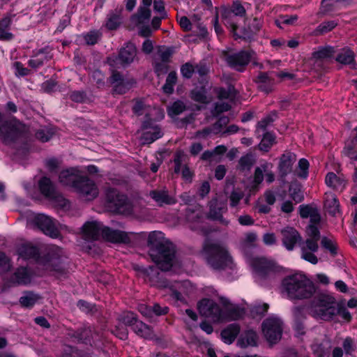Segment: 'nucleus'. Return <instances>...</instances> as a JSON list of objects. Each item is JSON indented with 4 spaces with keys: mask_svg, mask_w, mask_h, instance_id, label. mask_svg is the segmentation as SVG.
Listing matches in <instances>:
<instances>
[{
    "mask_svg": "<svg viewBox=\"0 0 357 357\" xmlns=\"http://www.w3.org/2000/svg\"><path fill=\"white\" fill-rule=\"evenodd\" d=\"M147 243L149 247V255L158 268L153 266L145 268L144 273L146 279L153 286L172 289L173 286L167 280L162 278L158 269L162 271L171 269L176 261L175 246L165 237L161 231L150 233Z\"/></svg>",
    "mask_w": 357,
    "mask_h": 357,
    "instance_id": "1",
    "label": "nucleus"
},
{
    "mask_svg": "<svg viewBox=\"0 0 357 357\" xmlns=\"http://www.w3.org/2000/svg\"><path fill=\"white\" fill-rule=\"evenodd\" d=\"M280 291L282 296L289 300L310 298L316 289L313 282L301 273L285 276L281 281Z\"/></svg>",
    "mask_w": 357,
    "mask_h": 357,
    "instance_id": "2",
    "label": "nucleus"
},
{
    "mask_svg": "<svg viewBox=\"0 0 357 357\" xmlns=\"http://www.w3.org/2000/svg\"><path fill=\"white\" fill-rule=\"evenodd\" d=\"M202 254L207 264L215 270L231 268L233 264L227 246L220 242L206 241L203 245Z\"/></svg>",
    "mask_w": 357,
    "mask_h": 357,
    "instance_id": "3",
    "label": "nucleus"
},
{
    "mask_svg": "<svg viewBox=\"0 0 357 357\" xmlns=\"http://www.w3.org/2000/svg\"><path fill=\"white\" fill-rule=\"evenodd\" d=\"M310 314L324 321L331 320L337 314V302L329 294H321L316 296L309 306Z\"/></svg>",
    "mask_w": 357,
    "mask_h": 357,
    "instance_id": "4",
    "label": "nucleus"
},
{
    "mask_svg": "<svg viewBox=\"0 0 357 357\" xmlns=\"http://www.w3.org/2000/svg\"><path fill=\"white\" fill-rule=\"evenodd\" d=\"M24 126L16 119L4 121L0 114V139L6 144L14 142L24 132Z\"/></svg>",
    "mask_w": 357,
    "mask_h": 357,
    "instance_id": "5",
    "label": "nucleus"
},
{
    "mask_svg": "<svg viewBox=\"0 0 357 357\" xmlns=\"http://www.w3.org/2000/svg\"><path fill=\"white\" fill-rule=\"evenodd\" d=\"M137 56V49L131 43H127L122 47L118 55H113L107 58L108 64L112 67L118 65L126 67L134 62Z\"/></svg>",
    "mask_w": 357,
    "mask_h": 357,
    "instance_id": "6",
    "label": "nucleus"
},
{
    "mask_svg": "<svg viewBox=\"0 0 357 357\" xmlns=\"http://www.w3.org/2000/svg\"><path fill=\"white\" fill-rule=\"evenodd\" d=\"M262 333L267 341L275 343L280 340L282 334V322L275 317L266 319L261 326Z\"/></svg>",
    "mask_w": 357,
    "mask_h": 357,
    "instance_id": "7",
    "label": "nucleus"
},
{
    "mask_svg": "<svg viewBox=\"0 0 357 357\" xmlns=\"http://www.w3.org/2000/svg\"><path fill=\"white\" fill-rule=\"evenodd\" d=\"M106 199L109 204V207L113 208L119 213L127 214L132 211L131 205L127 197L119 194L115 189L107 190Z\"/></svg>",
    "mask_w": 357,
    "mask_h": 357,
    "instance_id": "8",
    "label": "nucleus"
},
{
    "mask_svg": "<svg viewBox=\"0 0 357 357\" xmlns=\"http://www.w3.org/2000/svg\"><path fill=\"white\" fill-rule=\"evenodd\" d=\"M199 313L213 322L225 319V315L220 305L210 299H202L198 303Z\"/></svg>",
    "mask_w": 357,
    "mask_h": 357,
    "instance_id": "9",
    "label": "nucleus"
},
{
    "mask_svg": "<svg viewBox=\"0 0 357 357\" xmlns=\"http://www.w3.org/2000/svg\"><path fill=\"white\" fill-rule=\"evenodd\" d=\"M255 55L253 50H241L227 55L226 61L233 69L243 72L250 62L255 59Z\"/></svg>",
    "mask_w": 357,
    "mask_h": 357,
    "instance_id": "10",
    "label": "nucleus"
},
{
    "mask_svg": "<svg viewBox=\"0 0 357 357\" xmlns=\"http://www.w3.org/2000/svg\"><path fill=\"white\" fill-rule=\"evenodd\" d=\"M74 190L80 198L91 201L98 195V189L95 183L86 177H82L75 184Z\"/></svg>",
    "mask_w": 357,
    "mask_h": 357,
    "instance_id": "11",
    "label": "nucleus"
},
{
    "mask_svg": "<svg viewBox=\"0 0 357 357\" xmlns=\"http://www.w3.org/2000/svg\"><path fill=\"white\" fill-rule=\"evenodd\" d=\"M109 82L113 86V90L119 94H123L133 87L136 81L133 78L125 79L123 75L116 70H112Z\"/></svg>",
    "mask_w": 357,
    "mask_h": 357,
    "instance_id": "12",
    "label": "nucleus"
},
{
    "mask_svg": "<svg viewBox=\"0 0 357 357\" xmlns=\"http://www.w3.org/2000/svg\"><path fill=\"white\" fill-rule=\"evenodd\" d=\"M252 265L256 275L260 279L270 278L277 272L275 264L265 258L253 259Z\"/></svg>",
    "mask_w": 357,
    "mask_h": 357,
    "instance_id": "13",
    "label": "nucleus"
},
{
    "mask_svg": "<svg viewBox=\"0 0 357 357\" xmlns=\"http://www.w3.org/2000/svg\"><path fill=\"white\" fill-rule=\"evenodd\" d=\"M318 242L308 238L301 241L299 246L301 248V257L303 259L312 264H317L318 263V258L315 255V252L319 250Z\"/></svg>",
    "mask_w": 357,
    "mask_h": 357,
    "instance_id": "14",
    "label": "nucleus"
},
{
    "mask_svg": "<svg viewBox=\"0 0 357 357\" xmlns=\"http://www.w3.org/2000/svg\"><path fill=\"white\" fill-rule=\"evenodd\" d=\"M142 129L144 130L142 136L144 144H151L160 138L163 135L160 128L151 119L144 121Z\"/></svg>",
    "mask_w": 357,
    "mask_h": 357,
    "instance_id": "15",
    "label": "nucleus"
},
{
    "mask_svg": "<svg viewBox=\"0 0 357 357\" xmlns=\"http://www.w3.org/2000/svg\"><path fill=\"white\" fill-rule=\"evenodd\" d=\"M204 219L202 207L197 204L188 207L185 211V220L192 229H199Z\"/></svg>",
    "mask_w": 357,
    "mask_h": 357,
    "instance_id": "16",
    "label": "nucleus"
},
{
    "mask_svg": "<svg viewBox=\"0 0 357 357\" xmlns=\"http://www.w3.org/2000/svg\"><path fill=\"white\" fill-rule=\"evenodd\" d=\"M245 9L238 1L234 2L231 9H223L222 11V17L225 20L226 25H229L232 29V32H235L237 26L233 20V15L236 16H243L245 14Z\"/></svg>",
    "mask_w": 357,
    "mask_h": 357,
    "instance_id": "17",
    "label": "nucleus"
},
{
    "mask_svg": "<svg viewBox=\"0 0 357 357\" xmlns=\"http://www.w3.org/2000/svg\"><path fill=\"white\" fill-rule=\"evenodd\" d=\"M262 26V21L257 17L250 20L248 22L247 27L242 29L241 35H237L235 32L234 36L235 39L241 38L245 41H250L253 39L254 36L259 31Z\"/></svg>",
    "mask_w": 357,
    "mask_h": 357,
    "instance_id": "18",
    "label": "nucleus"
},
{
    "mask_svg": "<svg viewBox=\"0 0 357 357\" xmlns=\"http://www.w3.org/2000/svg\"><path fill=\"white\" fill-rule=\"evenodd\" d=\"M102 237L105 241L114 243H130L131 240L129 234L123 231L112 229L105 227L102 231Z\"/></svg>",
    "mask_w": 357,
    "mask_h": 357,
    "instance_id": "19",
    "label": "nucleus"
},
{
    "mask_svg": "<svg viewBox=\"0 0 357 357\" xmlns=\"http://www.w3.org/2000/svg\"><path fill=\"white\" fill-rule=\"evenodd\" d=\"M35 221L38 227L46 235L54 238L59 236V231L56 227L52 219L50 217L40 214L36 216Z\"/></svg>",
    "mask_w": 357,
    "mask_h": 357,
    "instance_id": "20",
    "label": "nucleus"
},
{
    "mask_svg": "<svg viewBox=\"0 0 357 357\" xmlns=\"http://www.w3.org/2000/svg\"><path fill=\"white\" fill-rule=\"evenodd\" d=\"M282 241L287 250H292L297 243H301L302 237L294 227H287L281 231Z\"/></svg>",
    "mask_w": 357,
    "mask_h": 357,
    "instance_id": "21",
    "label": "nucleus"
},
{
    "mask_svg": "<svg viewBox=\"0 0 357 357\" xmlns=\"http://www.w3.org/2000/svg\"><path fill=\"white\" fill-rule=\"evenodd\" d=\"M52 51V48L48 46L37 50L28 61L29 66L32 68H38L42 66L53 58Z\"/></svg>",
    "mask_w": 357,
    "mask_h": 357,
    "instance_id": "22",
    "label": "nucleus"
},
{
    "mask_svg": "<svg viewBox=\"0 0 357 357\" xmlns=\"http://www.w3.org/2000/svg\"><path fill=\"white\" fill-rule=\"evenodd\" d=\"M296 160V156L291 152H285L280 159L278 171L280 177L284 180L285 177L292 172L294 162Z\"/></svg>",
    "mask_w": 357,
    "mask_h": 357,
    "instance_id": "23",
    "label": "nucleus"
},
{
    "mask_svg": "<svg viewBox=\"0 0 357 357\" xmlns=\"http://www.w3.org/2000/svg\"><path fill=\"white\" fill-rule=\"evenodd\" d=\"M105 226L98 221L86 222L82 227L84 236L87 240H97L102 236V231Z\"/></svg>",
    "mask_w": 357,
    "mask_h": 357,
    "instance_id": "24",
    "label": "nucleus"
},
{
    "mask_svg": "<svg viewBox=\"0 0 357 357\" xmlns=\"http://www.w3.org/2000/svg\"><path fill=\"white\" fill-rule=\"evenodd\" d=\"M356 54L349 47H344L340 49H335V60L342 65L351 66L356 63Z\"/></svg>",
    "mask_w": 357,
    "mask_h": 357,
    "instance_id": "25",
    "label": "nucleus"
},
{
    "mask_svg": "<svg viewBox=\"0 0 357 357\" xmlns=\"http://www.w3.org/2000/svg\"><path fill=\"white\" fill-rule=\"evenodd\" d=\"M149 195L159 206L172 205L176 202L175 197L170 196L166 189L151 190Z\"/></svg>",
    "mask_w": 357,
    "mask_h": 357,
    "instance_id": "26",
    "label": "nucleus"
},
{
    "mask_svg": "<svg viewBox=\"0 0 357 357\" xmlns=\"http://www.w3.org/2000/svg\"><path fill=\"white\" fill-rule=\"evenodd\" d=\"M132 112L137 116H142L145 114L147 119H151L150 116H153V114L160 113L161 118L164 117V114L159 109L155 108H151L149 105H146L143 100L137 99L135 101V104L132 107Z\"/></svg>",
    "mask_w": 357,
    "mask_h": 357,
    "instance_id": "27",
    "label": "nucleus"
},
{
    "mask_svg": "<svg viewBox=\"0 0 357 357\" xmlns=\"http://www.w3.org/2000/svg\"><path fill=\"white\" fill-rule=\"evenodd\" d=\"M254 82L257 84L258 89L266 93L273 90L275 81L267 73L260 72L254 79Z\"/></svg>",
    "mask_w": 357,
    "mask_h": 357,
    "instance_id": "28",
    "label": "nucleus"
},
{
    "mask_svg": "<svg viewBox=\"0 0 357 357\" xmlns=\"http://www.w3.org/2000/svg\"><path fill=\"white\" fill-rule=\"evenodd\" d=\"M79 170L76 168H70L62 171L59 174V181L65 185L72 186L75 188V184L82 176L79 175Z\"/></svg>",
    "mask_w": 357,
    "mask_h": 357,
    "instance_id": "29",
    "label": "nucleus"
},
{
    "mask_svg": "<svg viewBox=\"0 0 357 357\" xmlns=\"http://www.w3.org/2000/svg\"><path fill=\"white\" fill-rule=\"evenodd\" d=\"M258 336L253 330H248L243 333L237 341V344L241 348L255 347L257 344Z\"/></svg>",
    "mask_w": 357,
    "mask_h": 357,
    "instance_id": "30",
    "label": "nucleus"
},
{
    "mask_svg": "<svg viewBox=\"0 0 357 357\" xmlns=\"http://www.w3.org/2000/svg\"><path fill=\"white\" fill-rule=\"evenodd\" d=\"M324 207L331 215L335 216L340 213V203L337 197L331 192L325 193Z\"/></svg>",
    "mask_w": 357,
    "mask_h": 357,
    "instance_id": "31",
    "label": "nucleus"
},
{
    "mask_svg": "<svg viewBox=\"0 0 357 357\" xmlns=\"http://www.w3.org/2000/svg\"><path fill=\"white\" fill-rule=\"evenodd\" d=\"M17 252L20 257L24 259H34L39 255L38 248L30 243L22 244Z\"/></svg>",
    "mask_w": 357,
    "mask_h": 357,
    "instance_id": "32",
    "label": "nucleus"
},
{
    "mask_svg": "<svg viewBox=\"0 0 357 357\" xmlns=\"http://www.w3.org/2000/svg\"><path fill=\"white\" fill-rule=\"evenodd\" d=\"M12 20L9 16H5L0 20V40H10L13 35L10 32Z\"/></svg>",
    "mask_w": 357,
    "mask_h": 357,
    "instance_id": "33",
    "label": "nucleus"
},
{
    "mask_svg": "<svg viewBox=\"0 0 357 357\" xmlns=\"http://www.w3.org/2000/svg\"><path fill=\"white\" fill-rule=\"evenodd\" d=\"M132 329L137 335L144 338L152 339L155 336L152 328L139 320Z\"/></svg>",
    "mask_w": 357,
    "mask_h": 357,
    "instance_id": "34",
    "label": "nucleus"
},
{
    "mask_svg": "<svg viewBox=\"0 0 357 357\" xmlns=\"http://www.w3.org/2000/svg\"><path fill=\"white\" fill-rule=\"evenodd\" d=\"M240 332L239 327L236 324H231L221 332L222 340L227 344H231Z\"/></svg>",
    "mask_w": 357,
    "mask_h": 357,
    "instance_id": "35",
    "label": "nucleus"
},
{
    "mask_svg": "<svg viewBox=\"0 0 357 357\" xmlns=\"http://www.w3.org/2000/svg\"><path fill=\"white\" fill-rule=\"evenodd\" d=\"M325 181L328 187L336 190H342L344 188L346 183L344 179L337 176V175L333 172H329L327 174Z\"/></svg>",
    "mask_w": 357,
    "mask_h": 357,
    "instance_id": "36",
    "label": "nucleus"
},
{
    "mask_svg": "<svg viewBox=\"0 0 357 357\" xmlns=\"http://www.w3.org/2000/svg\"><path fill=\"white\" fill-rule=\"evenodd\" d=\"M151 17V10L147 7H140L137 13L132 17V21L137 25L148 22Z\"/></svg>",
    "mask_w": 357,
    "mask_h": 357,
    "instance_id": "37",
    "label": "nucleus"
},
{
    "mask_svg": "<svg viewBox=\"0 0 357 357\" xmlns=\"http://www.w3.org/2000/svg\"><path fill=\"white\" fill-rule=\"evenodd\" d=\"M225 211L226 208L222 206L220 204L215 202L214 203H211L208 216L212 220L224 222L222 213Z\"/></svg>",
    "mask_w": 357,
    "mask_h": 357,
    "instance_id": "38",
    "label": "nucleus"
},
{
    "mask_svg": "<svg viewBox=\"0 0 357 357\" xmlns=\"http://www.w3.org/2000/svg\"><path fill=\"white\" fill-rule=\"evenodd\" d=\"M38 185L40 192L47 198L56 190L50 179L45 176L39 181Z\"/></svg>",
    "mask_w": 357,
    "mask_h": 357,
    "instance_id": "39",
    "label": "nucleus"
},
{
    "mask_svg": "<svg viewBox=\"0 0 357 357\" xmlns=\"http://www.w3.org/2000/svg\"><path fill=\"white\" fill-rule=\"evenodd\" d=\"M335 48L331 46L319 47L312 53V57L315 59H326L334 58Z\"/></svg>",
    "mask_w": 357,
    "mask_h": 357,
    "instance_id": "40",
    "label": "nucleus"
},
{
    "mask_svg": "<svg viewBox=\"0 0 357 357\" xmlns=\"http://www.w3.org/2000/svg\"><path fill=\"white\" fill-rule=\"evenodd\" d=\"M321 245L332 257H335L337 255L339 248L335 240L323 236L321 239Z\"/></svg>",
    "mask_w": 357,
    "mask_h": 357,
    "instance_id": "41",
    "label": "nucleus"
},
{
    "mask_svg": "<svg viewBox=\"0 0 357 357\" xmlns=\"http://www.w3.org/2000/svg\"><path fill=\"white\" fill-rule=\"evenodd\" d=\"M14 280L18 284H26L30 282L31 277L26 268H18L14 274Z\"/></svg>",
    "mask_w": 357,
    "mask_h": 357,
    "instance_id": "42",
    "label": "nucleus"
},
{
    "mask_svg": "<svg viewBox=\"0 0 357 357\" xmlns=\"http://www.w3.org/2000/svg\"><path fill=\"white\" fill-rule=\"evenodd\" d=\"M177 82V74L175 71L170 72L165 81V84L162 86L164 93L171 94L174 91V86Z\"/></svg>",
    "mask_w": 357,
    "mask_h": 357,
    "instance_id": "43",
    "label": "nucleus"
},
{
    "mask_svg": "<svg viewBox=\"0 0 357 357\" xmlns=\"http://www.w3.org/2000/svg\"><path fill=\"white\" fill-rule=\"evenodd\" d=\"M39 299L40 296L38 294L33 292H26L20 298V303L23 307H31Z\"/></svg>",
    "mask_w": 357,
    "mask_h": 357,
    "instance_id": "44",
    "label": "nucleus"
},
{
    "mask_svg": "<svg viewBox=\"0 0 357 357\" xmlns=\"http://www.w3.org/2000/svg\"><path fill=\"white\" fill-rule=\"evenodd\" d=\"M48 199L54 204L55 206L61 208H67L70 206L68 201L56 190H55L52 193V195L50 196Z\"/></svg>",
    "mask_w": 357,
    "mask_h": 357,
    "instance_id": "45",
    "label": "nucleus"
},
{
    "mask_svg": "<svg viewBox=\"0 0 357 357\" xmlns=\"http://www.w3.org/2000/svg\"><path fill=\"white\" fill-rule=\"evenodd\" d=\"M275 137L271 132H266L259 144V148L263 151L267 152L275 143Z\"/></svg>",
    "mask_w": 357,
    "mask_h": 357,
    "instance_id": "46",
    "label": "nucleus"
},
{
    "mask_svg": "<svg viewBox=\"0 0 357 357\" xmlns=\"http://www.w3.org/2000/svg\"><path fill=\"white\" fill-rule=\"evenodd\" d=\"M121 22L120 14L111 13L108 15L105 26L109 30H115L119 26Z\"/></svg>",
    "mask_w": 357,
    "mask_h": 357,
    "instance_id": "47",
    "label": "nucleus"
},
{
    "mask_svg": "<svg viewBox=\"0 0 357 357\" xmlns=\"http://www.w3.org/2000/svg\"><path fill=\"white\" fill-rule=\"evenodd\" d=\"M54 134V131L51 128L45 127L36 131V137L42 142L49 141Z\"/></svg>",
    "mask_w": 357,
    "mask_h": 357,
    "instance_id": "48",
    "label": "nucleus"
},
{
    "mask_svg": "<svg viewBox=\"0 0 357 357\" xmlns=\"http://www.w3.org/2000/svg\"><path fill=\"white\" fill-rule=\"evenodd\" d=\"M185 109V105L181 100L175 101L167 109L168 114L171 116H177Z\"/></svg>",
    "mask_w": 357,
    "mask_h": 357,
    "instance_id": "49",
    "label": "nucleus"
},
{
    "mask_svg": "<svg viewBox=\"0 0 357 357\" xmlns=\"http://www.w3.org/2000/svg\"><path fill=\"white\" fill-rule=\"evenodd\" d=\"M269 164L265 162L264 164L261 165L260 167H257L254 173V180L253 182L255 185H259L264 179V172H266L268 169Z\"/></svg>",
    "mask_w": 357,
    "mask_h": 357,
    "instance_id": "50",
    "label": "nucleus"
},
{
    "mask_svg": "<svg viewBox=\"0 0 357 357\" xmlns=\"http://www.w3.org/2000/svg\"><path fill=\"white\" fill-rule=\"evenodd\" d=\"M255 163V160L251 154H247L242 156L239 161V168L243 170H250Z\"/></svg>",
    "mask_w": 357,
    "mask_h": 357,
    "instance_id": "51",
    "label": "nucleus"
},
{
    "mask_svg": "<svg viewBox=\"0 0 357 357\" xmlns=\"http://www.w3.org/2000/svg\"><path fill=\"white\" fill-rule=\"evenodd\" d=\"M256 240L257 235L255 233H247L241 241V246L243 249H247L253 247L255 244Z\"/></svg>",
    "mask_w": 357,
    "mask_h": 357,
    "instance_id": "52",
    "label": "nucleus"
},
{
    "mask_svg": "<svg viewBox=\"0 0 357 357\" xmlns=\"http://www.w3.org/2000/svg\"><path fill=\"white\" fill-rule=\"evenodd\" d=\"M121 321L126 326H131L132 328L134 327L137 321H138V319L133 312H126L123 313L121 317Z\"/></svg>",
    "mask_w": 357,
    "mask_h": 357,
    "instance_id": "53",
    "label": "nucleus"
},
{
    "mask_svg": "<svg viewBox=\"0 0 357 357\" xmlns=\"http://www.w3.org/2000/svg\"><path fill=\"white\" fill-rule=\"evenodd\" d=\"M102 34L99 31L93 30L84 36L87 45H93L100 40Z\"/></svg>",
    "mask_w": 357,
    "mask_h": 357,
    "instance_id": "54",
    "label": "nucleus"
},
{
    "mask_svg": "<svg viewBox=\"0 0 357 357\" xmlns=\"http://www.w3.org/2000/svg\"><path fill=\"white\" fill-rule=\"evenodd\" d=\"M337 26V23L335 21L324 22L320 24L315 29L316 34H323L331 31Z\"/></svg>",
    "mask_w": 357,
    "mask_h": 357,
    "instance_id": "55",
    "label": "nucleus"
},
{
    "mask_svg": "<svg viewBox=\"0 0 357 357\" xmlns=\"http://www.w3.org/2000/svg\"><path fill=\"white\" fill-rule=\"evenodd\" d=\"M354 142L355 141L352 139L350 143L344 146L342 152L344 155L347 156L351 160L357 161V151L354 149Z\"/></svg>",
    "mask_w": 357,
    "mask_h": 357,
    "instance_id": "56",
    "label": "nucleus"
},
{
    "mask_svg": "<svg viewBox=\"0 0 357 357\" xmlns=\"http://www.w3.org/2000/svg\"><path fill=\"white\" fill-rule=\"evenodd\" d=\"M307 238L319 241L320 240V231L314 225H310L306 229Z\"/></svg>",
    "mask_w": 357,
    "mask_h": 357,
    "instance_id": "57",
    "label": "nucleus"
},
{
    "mask_svg": "<svg viewBox=\"0 0 357 357\" xmlns=\"http://www.w3.org/2000/svg\"><path fill=\"white\" fill-rule=\"evenodd\" d=\"M298 168L300 172L297 173L298 176L306 178L308 176L309 162L305 158H301L298 162Z\"/></svg>",
    "mask_w": 357,
    "mask_h": 357,
    "instance_id": "58",
    "label": "nucleus"
},
{
    "mask_svg": "<svg viewBox=\"0 0 357 357\" xmlns=\"http://www.w3.org/2000/svg\"><path fill=\"white\" fill-rule=\"evenodd\" d=\"M229 118L227 116L220 117L211 127L213 130V134L221 132L222 128L229 123Z\"/></svg>",
    "mask_w": 357,
    "mask_h": 357,
    "instance_id": "59",
    "label": "nucleus"
},
{
    "mask_svg": "<svg viewBox=\"0 0 357 357\" xmlns=\"http://www.w3.org/2000/svg\"><path fill=\"white\" fill-rule=\"evenodd\" d=\"M244 194L241 191L233 190L229 196V202L231 207L238 206L239 202L243 199Z\"/></svg>",
    "mask_w": 357,
    "mask_h": 357,
    "instance_id": "60",
    "label": "nucleus"
},
{
    "mask_svg": "<svg viewBox=\"0 0 357 357\" xmlns=\"http://www.w3.org/2000/svg\"><path fill=\"white\" fill-rule=\"evenodd\" d=\"M195 70V68L190 63H186L181 67V73L182 76L186 79L191 78Z\"/></svg>",
    "mask_w": 357,
    "mask_h": 357,
    "instance_id": "61",
    "label": "nucleus"
},
{
    "mask_svg": "<svg viewBox=\"0 0 357 357\" xmlns=\"http://www.w3.org/2000/svg\"><path fill=\"white\" fill-rule=\"evenodd\" d=\"M185 155L183 152H177L174 162L175 164L174 172L178 174L181 172V167H183V162L185 160Z\"/></svg>",
    "mask_w": 357,
    "mask_h": 357,
    "instance_id": "62",
    "label": "nucleus"
},
{
    "mask_svg": "<svg viewBox=\"0 0 357 357\" xmlns=\"http://www.w3.org/2000/svg\"><path fill=\"white\" fill-rule=\"evenodd\" d=\"M276 116L275 113H273L264 119L259 121L257 123V128L261 129V130H265L268 125H270L273 121L274 118Z\"/></svg>",
    "mask_w": 357,
    "mask_h": 357,
    "instance_id": "63",
    "label": "nucleus"
},
{
    "mask_svg": "<svg viewBox=\"0 0 357 357\" xmlns=\"http://www.w3.org/2000/svg\"><path fill=\"white\" fill-rule=\"evenodd\" d=\"M191 98L197 101L202 103H204L207 102L206 96L202 90L195 89L191 92Z\"/></svg>",
    "mask_w": 357,
    "mask_h": 357,
    "instance_id": "64",
    "label": "nucleus"
}]
</instances>
